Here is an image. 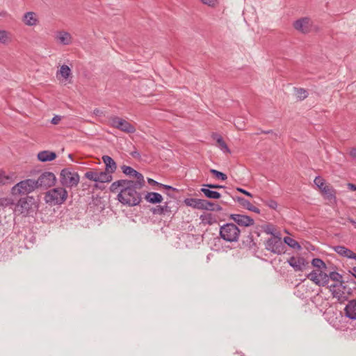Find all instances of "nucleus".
Instances as JSON below:
<instances>
[{"instance_id":"obj_44","label":"nucleus","mask_w":356,"mask_h":356,"mask_svg":"<svg viewBox=\"0 0 356 356\" xmlns=\"http://www.w3.org/2000/svg\"><path fill=\"white\" fill-rule=\"evenodd\" d=\"M345 257H347L349 259H353L356 260V254L348 248L347 251L346 252Z\"/></svg>"},{"instance_id":"obj_18","label":"nucleus","mask_w":356,"mask_h":356,"mask_svg":"<svg viewBox=\"0 0 356 356\" xmlns=\"http://www.w3.org/2000/svg\"><path fill=\"white\" fill-rule=\"evenodd\" d=\"M144 198L151 204L161 203L163 200L162 195L156 192H147L145 195L144 194Z\"/></svg>"},{"instance_id":"obj_15","label":"nucleus","mask_w":356,"mask_h":356,"mask_svg":"<svg viewBox=\"0 0 356 356\" xmlns=\"http://www.w3.org/2000/svg\"><path fill=\"white\" fill-rule=\"evenodd\" d=\"M184 202L186 206L197 209H204L207 204H210L209 200L197 198H186Z\"/></svg>"},{"instance_id":"obj_1","label":"nucleus","mask_w":356,"mask_h":356,"mask_svg":"<svg viewBox=\"0 0 356 356\" xmlns=\"http://www.w3.org/2000/svg\"><path fill=\"white\" fill-rule=\"evenodd\" d=\"M145 181H134L131 179H120L111 184L109 190L111 193H118L117 200L127 207L139 205L142 202Z\"/></svg>"},{"instance_id":"obj_21","label":"nucleus","mask_w":356,"mask_h":356,"mask_svg":"<svg viewBox=\"0 0 356 356\" xmlns=\"http://www.w3.org/2000/svg\"><path fill=\"white\" fill-rule=\"evenodd\" d=\"M102 160L105 163L106 171L114 172L116 170L117 165L115 161L109 156L105 155L102 156Z\"/></svg>"},{"instance_id":"obj_54","label":"nucleus","mask_w":356,"mask_h":356,"mask_svg":"<svg viewBox=\"0 0 356 356\" xmlns=\"http://www.w3.org/2000/svg\"><path fill=\"white\" fill-rule=\"evenodd\" d=\"M350 155L352 158L356 159V147H353L351 149L350 152Z\"/></svg>"},{"instance_id":"obj_32","label":"nucleus","mask_w":356,"mask_h":356,"mask_svg":"<svg viewBox=\"0 0 356 356\" xmlns=\"http://www.w3.org/2000/svg\"><path fill=\"white\" fill-rule=\"evenodd\" d=\"M263 230L265 233L270 234L271 236H277V232H275V228L272 224H268L263 226Z\"/></svg>"},{"instance_id":"obj_33","label":"nucleus","mask_w":356,"mask_h":356,"mask_svg":"<svg viewBox=\"0 0 356 356\" xmlns=\"http://www.w3.org/2000/svg\"><path fill=\"white\" fill-rule=\"evenodd\" d=\"M307 277L311 281H312L314 283H315L316 285L321 286L319 277L318 276V273L316 271L312 270L307 275Z\"/></svg>"},{"instance_id":"obj_60","label":"nucleus","mask_w":356,"mask_h":356,"mask_svg":"<svg viewBox=\"0 0 356 356\" xmlns=\"http://www.w3.org/2000/svg\"><path fill=\"white\" fill-rule=\"evenodd\" d=\"M99 110L97 108L94 110V113H95L96 115H97L99 113Z\"/></svg>"},{"instance_id":"obj_56","label":"nucleus","mask_w":356,"mask_h":356,"mask_svg":"<svg viewBox=\"0 0 356 356\" xmlns=\"http://www.w3.org/2000/svg\"><path fill=\"white\" fill-rule=\"evenodd\" d=\"M348 221L356 228V222L353 218H349Z\"/></svg>"},{"instance_id":"obj_51","label":"nucleus","mask_w":356,"mask_h":356,"mask_svg":"<svg viewBox=\"0 0 356 356\" xmlns=\"http://www.w3.org/2000/svg\"><path fill=\"white\" fill-rule=\"evenodd\" d=\"M147 182H148L151 186H158L159 187V184H160V183L157 182L156 181L154 180L153 179L148 178V179H147Z\"/></svg>"},{"instance_id":"obj_53","label":"nucleus","mask_w":356,"mask_h":356,"mask_svg":"<svg viewBox=\"0 0 356 356\" xmlns=\"http://www.w3.org/2000/svg\"><path fill=\"white\" fill-rule=\"evenodd\" d=\"M206 220L207 221L205 222L207 223L208 225H212L213 223V218H212L211 213L208 214V216L207 217Z\"/></svg>"},{"instance_id":"obj_52","label":"nucleus","mask_w":356,"mask_h":356,"mask_svg":"<svg viewBox=\"0 0 356 356\" xmlns=\"http://www.w3.org/2000/svg\"><path fill=\"white\" fill-rule=\"evenodd\" d=\"M248 210L250 211H253L256 213H260V209L259 208L254 207L252 204L251 205V207H250V209Z\"/></svg>"},{"instance_id":"obj_2","label":"nucleus","mask_w":356,"mask_h":356,"mask_svg":"<svg viewBox=\"0 0 356 356\" xmlns=\"http://www.w3.org/2000/svg\"><path fill=\"white\" fill-rule=\"evenodd\" d=\"M219 235L226 242H238L241 230L235 223L228 222L220 227Z\"/></svg>"},{"instance_id":"obj_6","label":"nucleus","mask_w":356,"mask_h":356,"mask_svg":"<svg viewBox=\"0 0 356 356\" xmlns=\"http://www.w3.org/2000/svg\"><path fill=\"white\" fill-rule=\"evenodd\" d=\"M60 181L63 186L72 188L76 186L79 182V175L69 168H64L60 175Z\"/></svg>"},{"instance_id":"obj_17","label":"nucleus","mask_w":356,"mask_h":356,"mask_svg":"<svg viewBox=\"0 0 356 356\" xmlns=\"http://www.w3.org/2000/svg\"><path fill=\"white\" fill-rule=\"evenodd\" d=\"M122 170L124 174L136 178V179L134 180V181H145L143 175L140 172L136 171L130 166L122 165Z\"/></svg>"},{"instance_id":"obj_43","label":"nucleus","mask_w":356,"mask_h":356,"mask_svg":"<svg viewBox=\"0 0 356 356\" xmlns=\"http://www.w3.org/2000/svg\"><path fill=\"white\" fill-rule=\"evenodd\" d=\"M264 204L273 209H276L278 205L277 202L273 200H266L264 201Z\"/></svg>"},{"instance_id":"obj_55","label":"nucleus","mask_w":356,"mask_h":356,"mask_svg":"<svg viewBox=\"0 0 356 356\" xmlns=\"http://www.w3.org/2000/svg\"><path fill=\"white\" fill-rule=\"evenodd\" d=\"M348 188L353 191H356V185L355 184H351V183H348Z\"/></svg>"},{"instance_id":"obj_13","label":"nucleus","mask_w":356,"mask_h":356,"mask_svg":"<svg viewBox=\"0 0 356 356\" xmlns=\"http://www.w3.org/2000/svg\"><path fill=\"white\" fill-rule=\"evenodd\" d=\"M293 27L302 33H308L312 30V22L308 17L300 18L293 23Z\"/></svg>"},{"instance_id":"obj_28","label":"nucleus","mask_w":356,"mask_h":356,"mask_svg":"<svg viewBox=\"0 0 356 356\" xmlns=\"http://www.w3.org/2000/svg\"><path fill=\"white\" fill-rule=\"evenodd\" d=\"M318 276L319 277L321 286H324L329 283V277L326 273L323 272L322 270H320L318 273Z\"/></svg>"},{"instance_id":"obj_50","label":"nucleus","mask_w":356,"mask_h":356,"mask_svg":"<svg viewBox=\"0 0 356 356\" xmlns=\"http://www.w3.org/2000/svg\"><path fill=\"white\" fill-rule=\"evenodd\" d=\"M159 187L160 188H165V189H168V190H172V191H177L176 188H173L172 186H168V185H165V184H159Z\"/></svg>"},{"instance_id":"obj_34","label":"nucleus","mask_w":356,"mask_h":356,"mask_svg":"<svg viewBox=\"0 0 356 356\" xmlns=\"http://www.w3.org/2000/svg\"><path fill=\"white\" fill-rule=\"evenodd\" d=\"M329 280H332L333 281L338 282L339 283H343V280H342L343 277L341 274L337 272L333 271L330 273L328 275Z\"/></svg>"},{"instance_id":"obj_30","label":"nucleus","mask_w":356,"mask_h":356,"mask_svg":"<svg viewBox=\"0 0 356 356\" xmlns=\"http://www.w3.org/2000/svg\"><path fill=\"white\" fill-rule=\"evenodd\" d=\"M312 265L316 268H318L319 269H326L327 266L325 262L319 259V258H314L312 261Z\"/></svg>"},{"instance_id":"obj_14","label":"nucleus","mask_w":356,"mask_h":356,"mask_svg":"<svg viewBox=\"0 0 356 356\" xmlns=\"http://www.w3.org/2000/svg\"><path fill=\"white\" fill-rule=\"evenodd\" d=\"M346 288V287L343 285V283L333 284L329 286L330 291L333 297L337 298L340 302L347 299L346 296H343Z\"/></svg>"},{"instance_id":"obj_7","label":"nucleus","mask_w":356,"mask_h":356,"mask_svg":"<svg viewBox=\"0 0 356 356\" xmlns=\"http://www.w3.org/2000/svg\"><path fill=\"white\" fill-rule=\"evenodd\" d=\"M109 122L111 127L118 129L127 134H134L136 128L127 120L118 116H111L109 118Z\"/></svg>"},{"instance_id":"obj_12","label":"nucleus","mask_w":356,"mask_h":356,"mask_svg":"<svg viewBox=\"0 0 356 356\" xmlns=\"http://www.w3.org/2000/svg\"><path fill=\"white\" fill-rule=\"evenodd\" d=\"M171 201H166L163 205H158L152 207L150 211L154 215H168L170 216L175 211L173 207L171 205Z\"/></svg>"},{"instance_id":"obj_42","label":"nucleus","mask_w":356,"mask_h":356,"mask_svg":"<svg viewBox=\"0 0 356 356\" xmlns=\"http://www.w3.org/2000/svg\"><path fill=\"white\" fill-rule=\"evenodd\" d=\"M10 177L6 176L3 171H0V184H6L9 182Z\"/></svg>"},{"instance_id":"obj_3","label":"nucleus","mask_w":356,"mask_h":356,"mask_svg":"<svg viewBox=\"0 0 356 356\" xmlns=\"http://www.w3.org/2000/svg\"><path fill=\"white\" fill-rule=\"evenodd\" d=\"M67 197V191L63 187H58L45 193L44 201L49 205H61L65 202Z\"/></svg>"},{"instance_id":"obj_16","label":"nucleus","mask_w":356,"mask_h":356,"mask_svg":"<svg viewBox=\"0 0 356 356\" xmlns=\"http://www.w3.org/2000/svg\"><path fill=\"white\" fill-rule=\"evenodd\" d=\"M345 316L350 320H356V299L348 301L344 308Z\"/></svg>"},{"instance_id":"obj_5","label":"nucleus","mask_w":356,"mask_h":356,"mask_svg":"<svg viewBox=\"0 0 356 356\" xmlns=\"http://www.w3.org/2000/svg\"><path fill=\"white\" fill-rule=\"evenodd\" d=\"M35 180L33 179H26L15 184L11 188V193L13 195H27L38 189Z\"/></svg>"},{"instance_id":"obj_38","label":"nucleus","mask_w":356,"mask_h":356,"mask_svg":"<svg viewBox=\"0 0 356 356\" xmlns=\"http://www.w3.org/2000/svg\"><path fill=\"white\" fill-rule=\"evenodd\" d=\"M209 203L210 204H209V205L207 204L206 206V207L204 208L205 210H209V211H221L222 209V208L220 205H218V204L213 203V202H211L210 201H209Z\"/></svg>"},{"instance_id":"obj_39","label":"nucleus","mask_w":356,"mask_h":356,"mask_svg":"<svg viewBox=\"0 0 356 356\" xmlns=\"http://www.w3.org/2000/svg\"><path fill=\"white\" fill-rule=\"evenodd\" d=\"M314 184L320 190H322V188L326 185L325 179L320 176H318L314 179Z\"/></svg>"},{"instance_id":"obj_36","label":"nucleus","mask_w":356,"mask_h":356,"mask_svg":"<svg viewBox=\"0 0 356 356\" xmlns=\"http://www.w3.org/2000/svg\"><path fill=\"white\" fill-rule=\"evenodd\" d=\"M210 172L218 179H220L225 181L227 179V176L226 174L220 172L215 169H211Z\"/></svg>"},{"instance_id":"obj_10","label":"nucleus","mask_w":356,"mask_h":356,"mask_svg":"<svg viewBox=\"0 0 356 356\" xmlns=\"http://www.w3.org/2000/svg\"><path fill=\"white\" fill-rule=\"evenodd\" d=\"M229 219L232 220L237 226L250 227L254 224V220L249 216L239 213H232L229 216Z\"/></svg>"},{"instance_id":"obj_22","label":"nucleus","mask_w":356,"mask_h":356,"mask_svg":"<svg viewBox=\"0 0 356 356\" xmlns=\"http://www.w3.org/2000/svg\"><path fill=\"white\" fill-rule=\"evenodd\" d=\"M321 191L327 199L330 200L336 199V191L331 185H325Z\"/></svg>"},{"instance_id":"obj_23","label":"nucleus","mask_w":356,"mask_h":356,"mask_svg":"<svg viewBox=\"0 0 356 356\" xmlns=\"http://www.w3.org/2000/svg\"><path fill=\"white\" fill-rule=\"evenodd\" d=\"M56 38L64 45L70 44L72 42V36L68 32L60 31Z\"/></svg>"},{"instance_id":"obj_27","label":"nucleus","mask_w":356,"mask_h":356,"mask_svg":"<svg viewBox=\"0 0 356 356\" xmlns=\"http://www.w3.org/2000/svg\"><path fill=\"white\" fill-rule=\"evenodd\" d=\"M283 243L285 244H287L289 247L292 248H294V249H298V250H300L301 249V246L296 241L294 240L293 238H291V237H289V236H286L284 238V240H283Z\"/></svg>"},{"instance_id":"obj_4","label":"nucleus","mask_w":356,"mask_h":356,"mask_svg":"<svg viewBox=\"0 0 356 356\" xmlns=\"http://www.w3.org/2000/svg\"><path fill=\"white\" fill-rule=\"evenodd\" d=\"M266 250L271 253L280 255L286 252V247L282 241L281 234L277 232V236H271L264 242Z\"/></svg>"},{"instance_id":"obj_19","label":"nucleus","mask_w":356,"mask_h":356,"mask_svg":"<svg viewBox=\"0 0 356 356\" xmlns=\"http://www.w3.org/2000/svg\"><path fill=\"white\" fill-rule=\"evenodd\" d=\"M56 154L54 152L44 150L38 154V159L42 162L51 161L56 158Z\"/></svg>"},{"instance_id":"obj_58","label":"nucleus","mask_w":356,"mask_h":356,"mask_svg":"<svg viewBox=\"0 0 356 356\" xmlns=\"http://www.w3.org/2000/svg\"><path fill=\"white\" fill-rule=\"evenodd\" d=\"M249 242L252 243L253 242V236L251 234H250L248 236Z\"/></svg>"},{"instance_id":"obj_9","label":"nucleus","mask_w":356,"mask_h":356,"mask_svg":"<svg viewBox=\"0 0 356 356\" xmlns=\"http://www.w3.org/2000/svg\"><path fill=\"white\" fill-rule=\"evenodd\" d=\"M35 204V201L33 197L26 196L20 198L17 204V208L22 214L27 216L33 211V206Z\"/></svg>"},{"instance_id":"obj_40","label":"nucleus","mask_w":356,"mask_h":356,"mask_svg":"<svg viewBox=\"0 0 356 356\" xmlns=\"http://www.w3.org/2000/svg\"><path fill=\"white\" fill-rule=\"evenodd\" d=\"M333 249L339 255L345 257L348 248H346L345 246L337 245L334 246Z\"/></svg>"},{"instance_id":"obj_20","label":"nucleus","mask_w":356,"mask_h":356,"mask_svg":"<svg viewBox=\"0 0 356 356\" xmlns=\"http://www.w3.org/2000/svg\"><path fill=\"white\" fill-rule=\"evenodd\" d=\"M24 23L29 26H35L38 23L37 15L34 12H27L23 17Z\"/></svg>"},{"instance_id":"obj_11","label":"nucleus","mask_w":356,"mask_h":356,"mask_svg":"<svg viewBox=\"0 0 356 356\" xmlns=\"http://www.w3.org/2000/svg\"><path fill=\"white\" fill-rule=\"evenodd\" d=\"M287 262L295 271H302L309 266V262L302 257H296L293 256L288 259Z\"/></svg>"},{"instance_id":"obj_47","label":"nucleus","mask_w":356,"mask_h":356,"mask_svg":"<svg viewBox=\"0 0 356 356\" xmlns=\"http://www.w3.org/2000/svg\"><path fill=\"white\" fill-rule=\"evenodd\" d=\"M236 190H237L238 192L242 193L243 194H244V195H247V196H248V197H252V195L250 192H248V191H245V189H243V188H236Z\"/></svg>"},{"instance_id":"obj_57","label":"nucleus","mask_w":356,"mask_h":356,"mask_svg":"<svg viewBox=\"0 0 356 356\" xmlns=\"http://www.w3.org/2000/svg\"><path fill=\"white\" fill-rule=\"evenodd\" d=\"M261 133L264 134H272L273 130L261 131Z\"/></svg>"},{"instance_id":"obj_29","label":"nucleus","mask_w":356,"mask_h":356,"mask_svg":"<svg viewBox=\"0 0 356 356\" xmlns=\"http://www.w3.org/2000/svg\"><path fill=\"white\" fill-rule=\"evenodd\" d=\"M84 177L88 179L89 180H91V181H95V182H99L98 172H95V171H93V170L87 171L85 173Z\"/></svg>"},{"instance_id":"obj_25","label":"nucleus","mask_w":356,"mask_h":356,"mask_svg":"<svg viewBox=\"0 0 356 356\" xmlns=\"http://www.w3.org/2000/svg\"><path fill=\"white\" fill-rule=\"evenodd\" d=\"M213 138L216 140V142L219 146V147L225 152L231 153L230 149L227 145L226 143L224 141L223 138L221 136L216 134L213 136Z\"/></svg>"},{"instance_id":"obj_46","label":"nucleus","mask_w":356,"mask_h":356,"mask_svg":"<svg viewBox=\"0 0 356 356\" xmlns=\"http://www.w3.org/2000/svg\"><path fill=\"white\" fill-rule=\"evenodd\" d=\"M204 4L213 7L217 3V0H200Z\"/></svg>"},{"instance_id":"obj_41","label":"nucleus","mask_w":356,"mask_h":356,"mask_svg":"<svg viewBox=\"0 0 356 356\" xmlns=\"http://www.w3.org/2000/svg\"><path fill=\"white\" fill-rule=\"evenodd\" d=\"M8 41V33L6 31L0 30V42L6 44Z\"/></svg>"},{"instance_id":"obj_59","label":"nucleus","mask_w":356,"mask_h":356,"mask_svg":"<svg viewBox=\"0 0 356 356\" xmlns=\"http://www.w3.org/2000/svg\"><path fill=\"white\" fill-rule=\"evenodd\" d=\"M352 274L356 278V267H353L352 268Z\"/></svg>"},{"instance_id":"obj_24","label":"nucleus","mask_w":356,"mask_h":356,"mask_svg":"<svg viewBox=\"0 0 356 356\" xmlns=\"http://www.w3.org/2000/svg\"><path fill=\"white\" fill-rule=\"evenodd\" d=\"M200 191H201V192H202L204 193V195L207 198H209V199H219L221 197V195L220 193L215 191H211V188H209L207 187L202 188Z\"/></svg>"},{"instance_id":"obj_48","label":"nucleus","mask_w":356,"mask_h":356,"mask_svg":"<svg viewBox=\"0 0 356 356\" xmlns=\"http://www.w3.org/2000/svg\"><path fill=\"white\" fill-rule=\"evenodd\" d=\"M60 120H61L60 116L55 115L51 120V123L54 124H58Z\"/></svg>"},{"instance_id":"obj_31","label":"nucleus","mask_w":356,"mask_h":356,"mask_svg":"<svg viewBox=\"0 0 356 356\" xmlns=\"http://www.w3.org/2000/svg\"><path fill=\"white\" fill-rule=\"evenodd\" d=\"M296 91V96H297V98L302 101V100H304L305 99H306L307 97H308V92L304 89V88H295Z\"/></svg>"},{"instance_id":"obj_49","label":"nucleus","mask_w":356,"mask_h":356,"mask_svg":"<svg viewBox=\"0 0 356 356\" xmlns=\"http://www.w3.org/2000/svg\"><path fill=\"white\" fill-rule=\"evenodd\" d=\"M130 154L134 159H140V154L138 151H136V150L131 152L130 153Z\"/></svg>"},{"instance_id":"obj_37","label":"nucleus","mask_w":356,"mask_h":356,"mask_svg":"<svg viewBox=\"0 0 356 356\" xmlns=\"http://www.w3.org/2000/svg\"><path fill=\"white\" fill-rule=\"evenodd\" d=\"M235 200H236L241 206H242L243 208H245L248 210L250 209V207L252 205L251 202L249 200H248L242 197H236Z\"/></svg>"},{"instance_id":"obj_8","label":"nucleus","mask_w":356,"mask_h":356,"mask_svg":"<svg viewBox=\"0 0 356 356\" xmlns=\"http://www.w3.org/2000/svg\"><path fill=\"white\" fill-rule=\"evenodd\" d=\"M56 178L55 175L51 172H44L35 180L38 188L47 189L55 185Z\"/></svg>"},{"instance_id":"obj_26","label":"nucleus","mask_w":356,"mask_h":356,"mask_svg":"<svg viewBox=\"0 0 356 356\" xmlns=\"http://www.w3.org/2000/svg\"><path fill=\"white\" fill-rule=\"evenodd\" d=\"M113 172H110L108 171H105L98 172V178H99V182L105 183V182H110L112 180V174Z\"/></svg>"},{"instance_id":"obj_35","label":"nucleus","mask_w":356,"mask_h":356,"mask_svg":"<svg viewBox=\"0 0 356 356\" xmlns=\"http://www.w3.org/2000/svg\"><path fill=\"white\" fill-rule=\"evenodd\" d=\"M59 73L64 79H67L71 74V70L67 65H63L61 66Z\"/></svg>"},{"instance_id":"obj_45","label":"nucleus","mask_w":356,"mask_h":356,"mask_svg":"<svg viewBox=\"0 0 356 356\" xmlns=\"http://www.w3.org/2000/svg\"><path fill=\"white\" fill-rule=\"evenodd\" d=\"M203 186L207 187V188H211V189H217V188H225V186H220V185H218V184H204Z\"/></svg>"}]
</instances>
